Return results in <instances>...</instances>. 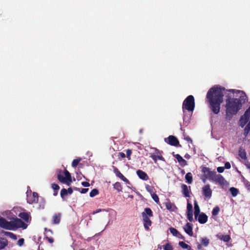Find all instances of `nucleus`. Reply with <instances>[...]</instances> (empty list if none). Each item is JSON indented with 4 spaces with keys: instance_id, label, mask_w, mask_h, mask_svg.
<instances>
[{
    "instance_id": "nucleus-6",
    "label": "nucleus",
    "mask_w": 250,
    "mask_h": 250,
    "mask_svg": "<svg viewBox=\"0 0 250 250\" xmlns=\"http://www.w3.org/2000/svg\"><path fill=\"white\" fill-rule=\"evenodd\" d=\"M195 107L194 98L192 95L188 96L184 101L182 109L183 112L185 110L192 112Z\"/></svg>"
},
{
    "instance_id": "nucleus-38",
    "label": "nucleus",
    "mask_w": 250,
    "mask_h": 250,
    "mask_svg": "<svg viewBox=\"0 0 250 250\" xmlns=\"http://www.w3.org/2000/svg\"><path fill=\"white\" fill-rule=\"evenodd\" d=\"M99 193V191L98 189L94 188L92 189L90 192V196L91 197H94L95 196L98 195Z\"/></svg>"
},
{
    "instance_id": "nucleus-51",
    "label": "nucleus",
    "mask_w": 250,
    "mask_h": 250,
    "mask_svg": "<svg viewBox=\"0 0 250 250\" xmlns=\"http://www.w3.org/2000/svg\"><path fill=\"white\" fill-rule=\"evenodd\" d=\"M224 169H225V167H218L217 168V171L219 173L223 172L224 171Z\"/></svg>"
},
{
    "instance_id": "nucleus-37",
    "label": "nucleus",
    "mask_w": 250,
    "mask_h": 250,
    "mask_svg": "<svg viewBox=\"0 0 250 250\" xmlns=\"http://www.w3.org/2000/svg\"><path fill=\"white\" fill-rule=\"evenodd\" d=\"M5 235L9 236L10 238L13 240H16L17 239V236L13 233L10 232H5Z\"/></svg>"
},
{
    "instance_id": "nucleus-8",
    "label": "nucleus",
    "mask_w": 250,
    "mask_h": 250,
    "mask_svg": "<svg viewBox=\"0 0 250 250\" xmlns=\"http://www.w3.org/2000/svg\"><path fill=\"white\" fill-rule=\"evenodd\" d=\"M39 199L38 194L37 192L28 193L27 194V201L30 204L36 203Z\"/></svg>"
},
{
    "instance_id": "nucleus-11",
    "label": "nucleus",
    "mask_w": 250,
    "mask_h": 250,
    "mask_svg": "<svg viewBox=\"0 0 250 250\" xmlns=\"http://www.w3.org/2000/svg\"><path fill=\"white\" fill-rule=\"evenodd\" d=\"M167 202L164 204L166 208L170 212H176L177 210V208L174 203H172L169 199H167Z\"/></svg>"
},
{
    "instance_id": "nucleus-58",
    "label": "nucleus",
    "mask_w": 250,
    "mask_h": 250,
    "mask_svg": "<svg viewBox=\"0 0 250 250\" xmlns=\"http://www.w3.org/2000/svg\"><path fill=\"white\" fill-rule=\"evenodd\" d=\"M102 211V209H97L96 211H94L93 212V214H94L95 213H98L100 211Z\"/></svg>"
},
{
    "instance_id": "nucleus-1",
    "label": "nucleus",
    "mask_w": 250,
    "mask_h": 250,
    "mask_svg": "<svg viewBox=\"0 0 250 250\" xmlns=\"http://www.w3.org/2000/svg\"><path fill=\"white\" fill-rule=\"evenodd\" d=\"M227 91L233 94H240L239 99L231 98L228 96L226 100V116L231 118L232 115L236 114L241 109L242 104L245 103L248 100L246 93L243 91L235 89H229Z\"/></svg>"
},
{
    "instance_id": "nucleus-61",
    "label": "nucleus",
    "mask_w": 250,
    "mask_h": 250,
    "mask_svg": "<svg viewBox=\"0 0 250 250\" xmlns=\"http://www.w3.org/2000/svg\"><path fill=\"white\" fill-rule=\"evenodd\" d=\"M197 248L199 250H200L201 248V245L199 244L197 246Z\"/></svg>"
},
{
    "instance_id": "nucleus-13",
    "label": "nucleus",
    "mask_w": 250,
    "mask_h": 250,
    "mask_svg": "<svg viewBox=\"0 0 250 250\" xmlns=\"http://www.w3.org/2000/svg\"><path fill=\"white\" fill-rule=\"evenodd\" d=\"M167 143L173 146H177L179 144V141L177 138L172 135H170L167 138Z\"/></svg>"
},
{
    "instance_id": "nucleus-26",
    "label": "nucleus",
    "mask_w": 250,
    "mask_h": 250,
    "mask_svg": "<svg viewBox=\"0 0 250 250\" xmlns=\"http://www.w3.org/2000/svg\"><path fill=\"white\" fill-rule=\"evenodd\" d=\"M151 149L154 150V151L153 152L149 153V154H153V155L155 156H163V152L162 151H160L155 147H152Z\"/></svg>"
},
{
    "instance_id": "nucleus-17",
    "label": "nucleus",
    "mask_w": 250,
    "mask_h": 250,
    "mask_svg": "<svg viewBox=\"0 0 250 250\" xmlns=\"http://www.w3.org/2000/svg\"><path fill=\"white\" fill-rule=\"evenodd\" d=\"M181 188L182 189V192L184 196L185 197H189L190 194L188 187L185 184H182L181 186Z\"/></svg>"
},
{
    "instance_id": "nucleus-35",
    "label": "nucleus",
    "mask_w": 250,
    "mask_h": 250,
    "mask_svg": "<svg viewBox=\"0 0 250 250\" xmlns=\"http://www.w3.org/2000/svg\"><path fill=\"white\" fill-rule=\"evenodd\" d=\"M82 160L81 158H79L73 160L72 162V167H76L80 163V162Z\"/></svg>"
},
{
    "instance_id": "nucleus-27",
    "label": "nucleus",
    "mask_w": 250,
    "mask_h": 250,
    "mask_svg": "<svg viewBox=\"0 0 250 250\" xmlns=\"http://www.w3.org/2000/svg\"><path fill=\"white\" fill-rule=\"evenodd\" d=\"M61 220V214L60 213L55 214L53 217V221L54 224H58Z\"/></svg>"
},
{
    "instance_id": "nucleus-18",
    "label": "nucleus",
    "mask_w": 250,
    "mask_h": 250,
    "mask_svg": "<svg viewBox=\"0 0 250 250\" xmlns=\"http://www.w3.org/2000/svg\"><path fill=\"white\" fill-rule=\"evenodd\" d=\"M175 158L177 159L178 162L182 167H185L187 165V162L180 155L177 154L175 155Z\"/></svg>"
},
{
    "instance_id": "nucleus-41",
    "label": "nucleus",
    "mask_w": 250,
    "mask_h": 250,
    "mask_svg": "<svg viewBox=\"0 0 250 250\" xmlns=\"http://www.w3.org/2000/svg\"><path fill=\"white\" fill-rule=\"evenodd\" d=\"M192 205L191 203H188L187 204V213L193 212Z\"/></svg>"
},
{
    "instance_id": "nucleus-14",
    "label": "nucleus",
    "mask_w": 250,
    "mask_h": 250,
    "mask_svg": "<svg viewBox=\"0 0 250 250\" xmlns=\"http://www.w3.org/2000/svg\"><path fill=\"white\" fill-rule=\"evenodd\" d=\"M185 231L190 236H193L192 225L189 223H187L184 228Z\"/></svg>"
},
{
    "instance_id": "nucleus-39",
    "label": "nucleus",
    "mask_w": 250,
    "mask_h": 250,
    "mask_svg": "<svg viewBox=\"0 0 250 250\" xmlns=\"http://www.w3.org/2000/svg\"><path fill=\"white\" fill-rule=\"evenodd\" d=\"M170 232L172 234V235L174 236H176L178 233L179 232L176 229L173 228H169Z\"/></svg>"
},
{
    "instance_id": "nucleus-62",
    "label": "nucleus",
    "mask_w": 250,
    "mask_h": 250,
    "mask_svg": "<svg viewBox=\"0 0 250 250\" xmlns=\"http://www.w3.org/2000/svg\"><path fill=\"white\" fill-rule=\"evenodd\" d=\"M74 189L76 190H79L80 189L75 187V188H74Z\"/></svg>"
},
{
    "instance_id": "nucleus-33",
    "label": "nucleus",
    "mask_w": 250,
    "mask_h": 250,
    "mask_svg": "<svg viewBox=\"0 0 250 250\" xmlns=\"http://www.w3.org/2000/svg\"><path fill=\"white\" fill-rule=\"evenodd\" d=\"M209 240L207 238H203L201 239V243L204 247H207L209 244Z\"/></svg>"
},
{
    "instance_id": "nucleus-45",
    "label": "nucleus",
    "mask_w": 250,
    "mask_h": 250,
    "mask_svg": "<svg viewBox=\"0 0 250 250\" xmlns=\"http://www.w3.org/2000/svg\"><path fill=\"white\" fill-rule=\"evenodd\" d=\"M67 194V189L65 188H62L61 191V196L62 198H63L64 196Z\"/></svg>"
},
{
    "instance_id": "nucleus-44",
    "label": "nucleus",
    "mask_w": 250,
    "mask_h": 250,
    "mask_svg": "<svg viewBox=\"0 0 250 250\" xmlns=\"http://www.w3.org/2000/svg\"><path fill=\"white\" fill-rule=\"evenodd\" d=\"M187 218L190 222L193 221V212L187 213Z\"/></svg>"
},
{
    "instance_id": "nucleus-28",
    "label": "nucleus",
    "mask_w": 250,
    "mask_h": 250,
    "mask_svg": "<svg viewBox=\"0 0 250 250\" xmlns=\"http://www.w3.org/2000/svg\"><path fill=\"white\" fill-rule=\"evenodd\" d=\"M113 188L117 190L118 192L122 190L123 188L120 183L117 182L113 184Z\"/></svg>"
},
{
    "instance_id": "nucleus-25",
    "label": "nucleus",
    "mask_w": 250,
    "mask_h": 250,
    "mask_svg": "<svg viewBox=\"0 0 250 250\" xmlns=\"http://www.w3.org/2000/svg\"><path fill=\"white\" fill-rule=\"evenodd\" d=\"M179 245L184 249H187L188 250H193L190 246L188 245L183 241H180L179 242Z\"/></svg>"
},
{
    "instance_id": "nucleus-40",
    "label": "nucleus",
    "mask_w": 250,
    "mask_h": 250,
    "mask_svg": "<svg viewBox=\"0 0 250 250\" xmlns=\"http://www.w3.org/2000/svg\"><path fill=\"white\" fill-rule=\"evenodd\" d=\"M151 197L153 200L156 203H158L159 202V198L158 196L155 193H153L151 194Z\"/></svg>"
},
{
    "instance_id": "nucleus-20",
    "label": "nucleus",
    "mask_w": 250,
    "mask_h": 250,
    "mask_svg": "<svg viewBox=\"0 0 250 250\" xmlns=\"http://www.w3.org/2000/svg\"><path fill=\"white\" fill-rule=\"evenodd\" d=\"M19 217L23 219L25 222H29V215L27 212H21L19 214Z\"/></svg>"
},
{
    "instance_id": "nucleus-23",
    "label": "nucleus",
    "mask_w": 250,
    "mask_h": 250,
    "mask_svg": "<svg viewBox=\"0 0 250 250\" xmlns=\"http://www.w3.org/2000/svg\"><path fill=\"white\" fill-rule=\"evenodd\" d=\"M239 156L244 160H246L247 159L246 152L245 149L240 148L239 149Z\"/></svg>"
},
{
    "instance_id": "nucleus-29",
    "label": "nucleus",
    "mask_w": 250,
    "mask_h": 250,
    "mask_svg": "<svg viewBox=\"0 0 250 250\" xmlns=\"http://www.w3.org/2000/svg\"><path fill=\"white\" fill-rule=\"evenodd\" d=\"M7 244L8 243L6 239L0 238V250L3 249Z\"/></svg>"
},
{
    "instance_id": "nucleus-55",
    "label": "nucleus",
    "mask_w": 250,
    "mask_h": 250,
    "mask_svg": "<svg viewBox=\"0 0 250 250\" xmlns=\"http://www.w3.org/2000/svg\"><path fill=\"white\" fill-rule=\"evenodd\" d=\"M88 188H82L81 191V193L84 194V193H86L88 191Z\"/></svg>"
},
{
    "instance_id": "nucleus-7",
    "label": "nucleus",
    "mask_w": 250,
    "mask_h": 250,
    "mask_svg": "<svg viewBox=\"0 0 250 250\" xmlns=\"http://www.w3.org/2000/svg\"><path fill=\"white\" fill-rule=\"evenodd\" d=\"M202 172L203 173L202 179L204 183H205L206 179H208L211 181L213 179L214 174L216 173L215 171H210L209 168L205 167H202Z\"/></svg>"
},
{
    "instance_id": "nucleus-42",
    "label": "nucleus",
    "mask_w": 250,
    "mask_h": 250,
    "mask_svg": "<svg viewBox=\"0 0 250 250\" xmlns=\"http://www.w3.org/2000/svg\"><path fill=\"white\" fill-rule=\"evenodd\" d=\"M172 246L169 243H167L164 246V250H173Z\"/></svg>"
},
{
    "instance_id": "nucleus-52",
    "label": "nucleus",
    "mask_w": 250,
    "mask_h": 250,
    "mask_svg": "<svg viewBox=\"0 0 250 250\" xmlns=\"http://www.w3.org/2000/svg\"><path fill=\"white\" fill-rule=\"evenodd\" d=\"M231 167L230 164L229 162H226L225 164L224 167L226 169H229Z\"/></svg>"
},
{
    "instance_id": "nucleus-43",
    "label": "nucleus",
    "mask_w": 250,
    "mask_h": 250,
    "mask_svg": "<svg viewBox=\"0 0 250 250\" xmlns=\"http://www.w3.org/2000/svg\"><path fill=\"white\" fill-rule=\"evenodd\" d=\"M243 116L249 120L250 117V107L246 110Z\"/></svg>"
},
{
    "instance_id": "nucleus-36",
    "label": "nucleus",
    "mask_w": 250,
    "mask_h": 250,
    "mask_svg": "<svg viewBox=\"0 0 250 250\" xmlns=\"http://www.w3.org/2000/svg\"><path fill=\"white\" fill-rule=\"evenodd\" d=\"M220 211V208L218 206H216L213 208L212 211V214L213 216H216L218 214Z\"/></svg>"
},
{
    "instance_id": "nucleus-4",
    "label": "nucleus",
    "mask_w": 250,
    "mask_h": 250,
    "mask_svg": "<svg viewBox=\"0 0 250 250\" xmlns=\"http://www.w3.org/2000/svg\"><path fill=\"white\" fill-rule=\"evenodd\" d=\"M153 212L149 208H146L144 211L142 213L144 226L146 230H148L149 228L151 225V221L149 217L153 216Z\"/></svg>"
},
{
    "instance_id": "nucleus-56",
    "label": "nucleus",
    "mask_w": 250,
    "mask_h": 250,
    "mask_svg": "<svg viewBox=\"0 0 250 250\" xmlns=\"http://www.w3.org/2000/svg\"><path fill=\"white\" fill-rule=\"evenodd\" d=\"M67 194H71L73 192V189L71 188H69L67 189Z\"/></svg>"
},
{
    "instance_id": "nucleus-24",
    "label": "nucleus",
    "mask_w": 250,
    "mask_h": 250,
    "mask_svg": "<svg viewBox=\"0 0 250 250\" xmlns=\"http://www.w3.org/2000/svg\"><path fill=\"white\" fill-rule=\"evenodd\" d=\"M249 119L243 115L240 119V125L243 127L248 122Z\"/></svg>"
},
{
    "instance_id": "nucleus-21",
    "label": "nucleus",
    "mask_w": 250,
    "mask_h": 250,
    "mask_svg": "<svg viewBox=\"0 0 250 250\" xmlns=\"http://www.w3.org/2000/svg\"><path fill=\"white\" fill-rule=\"evenodd\" d=\"M194 216L195 218L196 219L197 217L200 214V209L199 206H198L197 202L195 201L194 202Z\"/></svg>"
},
{
    "instance_id": "nucleus-31",
    "label": "nucleus",
    "mask_w": 250,
    "mask_h": 250,
    "mask_svg": "<svg viewBox=\"0 0 250 250\" xmlns=\"http://www.w3.org/2000/svg\"><path fill=\"white\" fill-rule=\"evenodd\" d=\"M250 131V122H249L248 124L246 125L244 132V135L245 137L247 136L248 134Z\"/></svg>"
},
{
    "instance_id": "nucleus-10",
    "label": "nucleus",
    "mask_w": 250,
    "mask_h": 250,
    "mask_svg": "<svg viewBox=\"0 0 250 250\" xmlns=\"http://www.w3.org/2000/svg\"><path fill=\"white\" fill-rule=\"evenodd\" d=\"M211 181H214L218 183L220 185H224L226 182L224 178L221 174H217L216 173L214 174L213 179Z\"/></svg>"
},
{
    "instance_id": "nucleus-63",
    "label": "nucleus",
    "mask_w": 250,
    "mask_h": 250,
    "mask_svg": "<svg viewBox=\"0 0 250 250\" xmlns=\"http://www.w3.org/2000/svg\"><path fill=\"white\" fill-rule=\"evenodd\" d=\"M247 187H248V189H250V184H248Z\"/></svg>"
},
{
    "instance_id": "nucleus-48",
    "label": "nucleus",
    "mask_w": 250,
    "mask_h": 250,
    "mask_svg": "<svg viewBox=\"0 0 250 250\" xmlns=\"http://www.w3.org/2000/svg\"><path fill=\"white\" fill-rule=\"evenodd\" d=\"M45 239L46 240H47L49 243H50V244H52L54 242V239L52 237H49L48 236H46Z\"/></svg>"
},
{
    "instance_id": "nucleus-47",
    "label": "nucleus",
    "mask_w": 250,
    "mask_h": 250,
    "mask_svg": "<svg viewBox=\"0 0 250 250\" xmlns=\"http://www.w3.org/2000/svg\"><path fill=\"white\" fill-rule=\"evenodd\" d=\"M24 240L23 238H20L18 241V245L21 247L22 246L23 244H24Z\"/></svg>"
},
{
    "instance_id": "nucleus-19",
    "label": "nucleus",
    "mask_w": 250,
    "mask_h": 250,
    "mask_svg": "<svg viewBox=\"0 0 250 250\" xmlns=\"http://www.w3.org/2000/svg\"><path fill=\"white\" fill-rule=\"evenodd\" d=\"M149 157L153 160L155 163H156L158 160L165 161V158L163 156H155L153 154H149Z\"/></svg>"
},
{
    "instance_id": "nucleus-12",
    "label": "nucleus",
    "mask_w": 250,
    "mask_h": 250,
    "mask_svg": "<svg viewBox=\"0 0 250 250\" xmlns=\"http://www.w3.org/2000/svg\"><path fill=\"white\" fill-rule=\"evenodd\" d=\"M113 172L115 174L116 176L120 178L123 181L126 183H129L128 180L125 178L119 171V170L115 166H113Z\"/></svg>"
},
{
    "instance_id": "nucleus-59",
    "label": "nucleus",
    "mask_w": 250,
    "mask_h": 250,
    "mask_svg": "<svg viewBox=\"0 0 250 250\" xmlns=\"http://www.w3.org/2000/svg\"><path fill=\"white\" fill-rule=\"evenodd\" d=\"M44 230H45V231H46H46H49V232H50L51 234H52V233H53V231H52V230H51V229H47V228H45Z\"/></svg>"
},
{
    "instance_id": "nucleus-5",
    "label": "nucleus",
    "mask_w": 250,
    "mask_h": 250,
    "mask_svg": "<svg viewBox=\"0 0 250 250\" xmlns=\"http://www.w3.org/2000/svg\"><path fill=\"white\" fill-rule=\"evenodd\" d=\"M58 180L62 183L66 184L67 186H70L72 182L71 175L69 172L65 170L63 172L61 170H59L57 172Z\"/></svg>"
},
{
    "instance_id": "nucleus-15",
    "label": "nucleus",
    "mask_w": 250,
    "mask_h": 250,
    "mask_svg": "<svg viewBox=\"0 0 250 250\" xmlns=\"http://www.w3.org/2000/svg\"><path fill=\"white\" fill-rule=\"evenodd\" d=\"M198 216V221L199 223L203 224L207 222L208 217L205 213L202 212Z\"/></svg>"
},
{
    "instance_id": "nucleus-34",
    "label": "nucleus",
    "mask_w": 250,
    "mask_h": 250,
    "mask_svg": "<svg viewBox=\"0 0 250 250\" xmlns=\"http://www.w3.org/2000/svg\"><path fill=\"white\" fill-rule=\"evenodd\" d=\"M52 188L55 190V192L53 194L54 195V196L57 195L58 194V190L59 189L60 187L58 185H57L56 184H52Z\"/></svg>"
},
{
    "instance_id": "nucleus-60",
    "label": "nucleus",
    "mask_w": 250,
    "mask_h": 250,
    "mask_svg": "<svg viewBox=\"0 0 250 250\" xmlns=\"http://www.w3.org/2000/svg\"><path fill=\"white\" fill-rule=\"evenodd\" d=\"M185 157L187 159H189L190 158V156L188 154H186Z\"/></svg>"
},
{
    "instance_id": "nucleus-9",
    "label": "nucleus",
    "mask_w": 250,
    "mask_h": 250,
    "mask_svg": "<svg viewBox=\"0 0 250 250\" xmlns=\"http://www.w3.org/2000/svg\"><path fill=\"white\" fill-rule=\"evenodd\" d=\"M203 195L207 199H210L212 196V190L210 185L207 184L204 186L202 188Z\"/></svg>"
},
{
    "instance_id": "nucleus-16",
    "label": "nucleus",
    "mask_w": 250,
    "mask_h": 250,
    "mask_svg": "<svg viewBox=\"0 0 250 250\" xmlns=\"http://www.w3.org/2000/svg\"><path fill=\"white\" fill-rule=\"evenodd\" d=\"M137 174L140 179L146 181L149 179L147 174L142 170H138L137 171Z\"/></svg>"
},
{
    "instance_id": "nucleus-3",
    "label": "nucleus",
    "mask_w": 250,
    "mask_h": 250,
    "mask_svg": "<svg viewBox=\"0 0 250 250\" xmlns=\"http://www.w3.org/2000/svg\"><path fill=\"white\" fill-rule=\"evenodd\" d=\"M0 227L5 229L14 230L18 228L26 229L27 225L17 217L10 221H7L5 218L0 217Z\"/></svg>"
},
{
    "instance_id": "nucleus-54",
    "label": "nucleus",
    "mask_w": 250,
    "mask_h": 250,
    "mask_svg": "<svg viewBox=\"0 0 250 250\" xmlns=\"http://www.w3.org/2000/svg\"><path fill=\"white\" fill-rule=\"evenodd\" d=\"M176 237H178V238H180V239H181L183 240H185L184 236H183V235L182 234H181L180 232L178 233V234H177V235Z\"/></svg>"
},
{
    "instance_id": "nucleus-2",
    "label": "nucleus",
    "mask_w": 250,
    "mask_h": 250,
    "mask_svg": "<svg viewBox=\"0 0 250 250\" xmlns=\"http://www.w3.org/2000/svg\"><path fill=\"white\" fill-rule=\"evenodd\" d=\"M225 89L218 86H214L209 89L207 94V99L212 112L217 114L220 110V105L223 102L224 92Z\"/></svg>"
},
{
    "instance_id": "nucleus-46",
    "label": "nucleus",
    "mask_w": 250,
    "mask_h": 250,
    "mask_svg": "<svg viewBox=\"0 0 250 250\" xmlns=\"http://www.w3.org/2000/svg\"><path fill=\"white\" fill-rule=\"evenodd\" d=\"M132 154V150L130 149H128L126 150V154L127 158L129 160L130 159V157Z\"/></svg>"
},
{
    "instance_id": "nucleus-50",
    "label": "nucleus",
    "mask_w": 250,
    "mask_h": 250,
    "mask_svg": "<svg viewBox=\"0 0 250 250\" xmlns=\"http://www.w3.org/2000/svg\"><path fill=\"white\" fill-rule=\"evenodd\" d=\"M118 158L119 159H120V158H124L125 157V155L124 153L123 152H119L118 153Z\"/></svg>"
},
{
    "instance_id": "nucleus-53",
    "label": "nucleus",
    "mask_w": 250,
    "mask_h": 250,
    "mask_svg": "<svg viewBox=\"0 0 250 250\" xmlns=\"http://www.w3.org/2000/svg\"><path fill=\"white\" fill-rule=\"evenodd\" d=\"M82 185L84 187H88L90 186V184L88 182H83L82 183Z\"/></svg>"
},
{
    "instance_id": "nucleus-22",
    "label": "nucleus",
    "mask_w": 250,
    "mask_h": 250,
    "mask_svg": "<svg viewBox=\"0 0 250 250\" xmlns=\"http://www.w3.org/2000/svg\"><path fill=\"white\" fill-rule=\"evenodd\" d=\"M185 179L186 182L189 184H190L192 182V175L191 172H188L185 176Z\"/></svg>"
},
{
    "instance_id": "nucleus-57",
    "label": "nucleus",
    "mask_w": 250,
    "mask_h": 250,
    "mask_svg": "<svg viewBox=\"0 0 250 250\" xmlns=\"http://www.w3.org/2000/svg\"><path fill=\"white\" fill-rule=\"evenodd\" d=\"M185 139L188 142H190L191 143L192 142V140L189 136H187V137H185Z\"/></svg>"
},
{
    "instance_id": "nucleus-30",
    "label": "nucleus",
    "mask_w": 250,
    "mask_h": 250,
    "mask_svg": "<svg viewBox=\"0 0 250 250\" xmlns=\"http://www.w3.org/2000/svg\"><path fill=\"white\" fill-rule=\"evenodd\" d=\"M219 238L225 242H228L230 240V236L229 235H222Z\"/></svg>"
},
{
    "instance_id": "nucleus-49",
    "label": "nucleus",
    "mask_w": 250,
    "mask_h": 250,
    "mask_svg": "<svg viewBox=\"0 0 250 250\" xmlns=\"http://www.w3.org/2000/svg\"><path fill=\"white\" fill-rule=\"evenodd\" d=\"M146 188L148 192H152L153 188L148 185H146Z\"/></svg>"
},
{
    "instance_id": "nucleus-32",
    "label": "nucleus",
    "mask_w": 250,
    "mask_h": 250,
    "mask_svg": "<svg viewBox=\"0 0 250 250\" xmlns=\"http://www.w3.org/2000/svg\"><path fill=\"white\" fill-rule=\"evenodd\" d=\"M229 190L231 195L234 197L236 196L239 192L238 189L233 187L230 188Z\"/></svg>"
}]
</instances>
